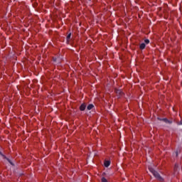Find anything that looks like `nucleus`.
Here are the masks:
<instances>
[{
  "mask_svg": "<svg viewBox=\"0 0 182 182\" xmlns=\"http://www.w3.org/2000/svg\"><path fill=\"white\" fill-rule=\"evenodd\" d=\"M173 171L175 172V176L180 174L182 172L181 166L180 164H175V168H173Z\"/></svg>",
  "mask_w": 182,
  "mask_h": 182,
  "instance_id": "2",
  "label": "nucleus"
},
{
  "mask_svg": "<svg viewBox=\"0 0 182 182\" xmlns=\"http://www.w3.org/2000/svg\"><path fill=\"white\" fill-rule=\"evenodd\" d=\"M93 108H94V105H93L92 104H90V105L87 106V110H88V111L92 110Z\"/></svg>",
  "mask_w": 182,
  "mask_h": 182,
  "instance_id": "9",
  "label": "nucleus"
},
{
  "mask_svg": "<svg viewBox=\"0 0 182 182\" xmlns=\"http://www.w3.org/2000/svg\"><path fill=\"white\" fill-rule=\"evenodd\" d=\"M148 168H149V172H151V173H152V175L155 176V178H156V180L159 181V182L164 181V178L161 176L159 173H158L156 170H154L152 167H149Z\"/></svg>",
  "mask_w": 182,
  "mask_h": 182,
  "instance_id": "1",
  "label": "nucleus"
},
{
  "mask_svg": "<svg viewBox=\"0 0 182 182\" xmlns=\"http://www.w3.org/2000/svg\"><path fill=\"white\" fill-rule=\"evenodd\" d=\"M0 156H1L4 159H6V156L3 154L1 151H0Z\"/></svg>",
  "mask_w": 182,
  "mask_h": 182,
  "instance_id": "12",
  "label": "nucleus"
},
{
  "mask_svg": "<svg viewBox=\"0 0 182 182\" xmlns=\"http://www.w3.org/2000/svg\"><path fill=\"white\" fill-rule=\"evenodd\" d=\"M159 120L165 122V124H173V120H169L167 118L159 119Z\"/></svg>",
  "mask_w": 182,
  "mask_h": 182,
  "instance_id": "4",
  "label": "nucleus"
},
{
  "mask_svg": "<svg viewBox=\"0 0 182 182\" xmlns=\"http://www.w3.org/2000/svg\"><path fill=\"white\" fill-rule=\"evenodd\" d=\"M80 109L81 112H84L86 109V104L83 103L80 105Z\"/></svg>",
  "mask_w": 182,
  "mask_h": 182,
  "instance_id": "7",
  "label": "nucleus"
},
{
  "mask_svg": "<svg viewBox=\"0 0 182 182\" xmlns=\"http://www.w3.org/2000/svg\"><path fill=\"white\" fill-rule=\"evenodd\" d=\"M145 46H140L141 50H143L144 49H145Z\"/></svg>",
  "mask_w": 182,
  "mask_h": 182,
  "instance_id": "13",
  "label": "nucleus"
},
{
  "mask_svg": "<svg viewBox=\"0 0 182 182\" xmlns=\"http://www.w3.org/2000/svg\"><path fill=\"white\" fill-rule=\"evenodd\" d=\"M53 60L55 65H60L62 61V58L61 57H58V58L53 57Z\"/></svg>",
  "mask_w": 182,
  "mask_h": 182,
  "instance_id": "3",
  "label": "nucleus"
},
{
  "mask_svg": "<svg viewBox=\"0 0 182 182\" xmlns=\"http://www.w3.org/2000/svg\"><path fill=\"white\" fill-rule=\"evenodd\" d=\"M179 151L178 150H176V157L178 156Z\"/></svg>",
  "mask_w": 182,
  "mask_h": 182,
  "instance_id": "14",
  "label": "nucleus"
},
{
  "mask_svg": "<svg viewBox=\"0 0 182 182\" xmlns=\"http://www.w3.org/2000/svg\"><path fill=\"white\" fill-rule=\"evenodd\" d=\"M67 43L70 45V42H71V33H70L66 37Z\"/></svg>",
  "mask_w": 182,
  "mask_h": 182,
  "instance_id": "6",
  "label": "nucleus"
},
{
  "mask_svg": "<svg viewBox=\"0 0 182 182\" xmlns=\"http://www.w3.org/2000/svg\"><path fill=\"white\" fill-rule=\"evenodd\" d=\"M4 159L7 160L9 161V163L11 165L14 166V164H13V162L11 161V160L9 158H4Z\"/></svg>",
  "mask_w": 182,
  "mask_h": 182,
  "instance_id": "10",
  "label": "nucleus"
},
{
  "mask_svg": "<svg viewBox=\"0 0 182 182\" xmlns=\"http://www.w3.org/2000/svg\"><path fill=\"white\" fill-rule=\"evenodd\" d=\"M181 125H182V120H181Z\"/></svg>",
  "mask_w": 182,
  "mask_h": 182,
  "instance_id": "15",
  "label": "nucleus"
},
{
  "mask_svg": "<svg viewBox=\"0 0 182 182\" xmlns=\"http://www.w3.org/2000/svg\"><path fill=\"white\" fill-rule=\"evenodd\" d=\"M102 182H108V181L105 177H102Z\"/></svg>",
  "mask_w": 182,
  "mask_h": 182,
  "instance_id": "11",
  "label": "nucleus"
},
{
  "mask_svg": "<svg viewBox=\"0 0 182 182\" xmlns=\"http://www.w3.org/2000/svg\"><path fill=\"white\" fill-rule=\"evenodd\" d=\"M150 41L149 39H145L144 43H141L140 46H146V45H149Z\"/></svg>",
  "mask_w": 182,
  "mask_h": 182,
  "instance_id": "5",
  "label": "nucleus"
},
{
  "mask_svg": "<svg viewBox=\"0 0 182 182\" xmlns=\"http://www.w3.org/2000/svg\"><path fill=\"white\" fill-rule=\"evenodd\" d=\"M110 164H111L110 161H105V166L106 168H108L110 166Z\"/></svg>",
  "mask_w": 182,
  "mask_h": 182,
  "instance_id": "8",
  "label": "nucleus"
}]
</instances>
